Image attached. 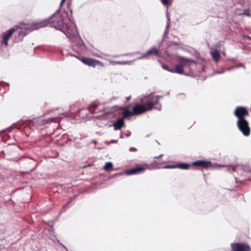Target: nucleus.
<instances>
[{
    "mask_svg": "<svg viewBox=\"0 0 251 251\" xmlns=\"http://www.w3.org/2000/svg\"><path fill=\"white\" fill-rule=\"evenodd\" d=\"M146 168L143 167H136L126 172L128 175L142 174L145 171Z\"/></svg>",
    "mask_w": 251,
    "mask_h": 251,
    "instance_id": "0eeeda50",
    "label": "nucleus"
},
{
    "mask_svg": "<svg viewBox=\"0 0 251 251\" xmlns=\"http://www.w3.org/2000/svg\"><path fill=\"white\" fill-rule=\"evenodd\" d=\"M146 54H148V56L155 55L158 57L160 56V51L159 50L154 47L147 50Z\"/></svg>",
    "mask_w": 251,
    "mask_h": 251,
    "instance_id": "f8f14e48",
    "label": "nucleus"
},
{
    "mask_svg": "<svg viewBox=\"0 0 251 251\" xmlns=\"http://www.w3.org/2000/svg\"><path fill=\"white\" fill-rule=\"evenodd\" d=\"M172 73H176L179 74H183V66L182 64H179L176 65L175 69H173Z\"/></svg>",
    "mask_w": 251,
    "mask_h": 251,
    "instance_id": "4468645a",
    "label": "nucleus"
},
{
    "mask_svg": "<svg viewBox=\"0 0 251 251\" xmlns=\"http://www.w3.org/2000/svg\"><path fill=\"white\" fill-rule=\"evenodd\" d=\"M81 60L83 63L90 66H95L98 62L96 60L87 57L82 58Z\"/></svg>",
    "mask_w": 251,
    "mask_h": 251,
    "instance_id": "9d476101",
    "label": "nucleus"
},
{
    "mask_svg": "<svg viewBox=\"0 0 251 251\" xmlns=\"http://www.w3.org/2000/svg\"><path fill=\"white\" fill-rule=\"evenodd\" d=\"M213 59L216 62H218L221 58V55L219 51L218 50H215L211 51L210 52Z\"/></svg>",
    "mask_w": 251,
    "mask_h": 251,
    "instance_id": "ddd939ff",
    "label": "nucleus"
},
{
    "mask_svg": "<svg viewBox=\"0 0 251 251\" xmlns=\"http://www.w3.org/2000/svg\"><path fill=\"white\" fill-rule=\"evenodd\" d=\"M162 97V96H156L153 93L145 96L140 100L142 104H136L133 106V113L135 115H139L152 109L160 110L161 105L159 100Z\"/></svg>",
    "mask_w": 251,
    "mask_h": 251,
    "instance_id": "f03ea898",
    "label": "nucleus"
},
{
    "mask_svg": "<svg viewBox=\"0 0 251 251\" xmlns=\"http://www.w3.org/2000/svg\"><path fill=\"white\" fill-rule=\"evenodd\" d=\"M164 5H169L171 4V0H161Z\"/></svg>",
    "mask_w": 251,
    "mask_h": 251,
    "instance_id": "5701e85b",
    "label": "nucleus"
},
{
    "mask_svg": "<svg viewBox=\"0 0 251 251\" xmlns=\"http://www.w3.org/2000/svg\"><path fill=\"white\" fill-rule=\"evenodd\" d=\"M137 150V149L134 147L130 148L129 149V151L130 152L136 151Z\"/></svg>",
    "mask_w": 251,
    "mask_h": 251,
    "instance_id": "bb28decb",
    "label": "nucleus"
},
{
    "mask_svg": "<svg viewBox=\"0 0 251 251\" xmlns=\"http://www.w3.org/2000/svg\"><path fill=\"white\" fill-rule=\"evenodd\" d=\"M130 62H131V61H123L121 62H116V63L120 65H126L129 64Z\"/></svg>",
    "mask_w": 251,
    "mask_h": 251,
    "instance_id": "412c9836",
    "label": "nucleus"
},
{
    "mask_svg": "<svg viewBox=\"0 0 251 251\" xmlns=\"http://www.w3.org/2000/svg\"><path fill=\"white\" fill-rule=\"evenodd\" d=\"M68 15V12H64L63 13L61 14L59 10H57L50 18V22L46 21L44 22V23H36L33 24L32 26L30 28V31H32L34 29H38L41 27H43L50 23V26H52L56 29H58L65 33L68 29H69V31L71 30L66 23V20Z\"/></svg>",
    "mask_w": 251,
    "mask_h": 251,
    "instance_id": "f257e3e1",
    "label": "nucleus"
},
{
    "mask_svg": "<svg viewBox=\"0 0 251 251\" xmlns=\"http://www.w3.org/2000/svg\"><path fill=\"white\" fill-rule=\"evenodd\" d=\"M243 37L244 38H246V39H248L249 40H251V36H249V35H243Z\"/></svg>",
    "mask_w": 251,
    "mask_h": 251,
    "instance_id": "c85d7f7f",
    "label": "nucleus"
},
{
    "mask_svg": "<svg viewBox=\"0 0 251 251\" xmlns=\"http://www.w3.org/2000/svg\"><path fill=\"white\" fill-rule=\"evenodd\" d=\"M99 106L98 104H97L95 102H93L91 103L90 106L89 107V109L90 111V112L92 113H96V111L97 107Z\"/></svg>",
    "mask_w": 251,
    "mask_h": 251,
    "instance_id": "dca6fc26",
    "label": "nucleus"
},
{
    "mask_svg": "<svg viewBox=\"0 0 251 251\" xmlns=\"http://www.w3.org/2000/svg\"><path fill=\"white\" fill-rule=\"evenodd\" d=\"M163 155V154H160V155H159L158 156L154 157V158H155V159L159 158L160 157H162Z\"/></svg>",
    "mask_w": 251,
    "mask_h": 251,
    "instance_id": "2f4dec72",
    "label": "nucleus"
},
{
    "mask_svg": "<svg viewBox=\"0 0 251 251\" xmlns=\"http://www.w3.org/2000/svg\"><path fill=\"white\" fill-rule=\"evenodd\" d=\"M148 56V54H146V52L145 53H144L142 55V56L143 57V59L145 58H146L147 56Z\"/></svg>",
    "mask_w": 251,
    "mask_h": 251,
    "instance_id": "c756f323",
    "label": "nucleus"
},
{
    "mask_svg": "<svg viewBox=\"0 0 251 251\" xmlns=\"http://www.w3.org/2000/svg\"><path fill=\"white\" fill-rule=\"evenodd\" d=\"M124 124L125 123L123 118H120L117 120L113 123L114 130H117L121 129L123 126H124Z\"/></svg>",
    "mask_w": 251,
    "mask_h": 251,
    "instance_id": "9b49d317",
    "label": "nucleus"
},
{
    "mask_svg": "<svg viewBox=\"0 0 251 251\" xmlns=\"http://www.w3.org/2000/svg\"><path fill=\"white\" fill-rule=\"evenodd\" d=\"M177 168V165H166L163 167L164 169H174Z\"/></svg>",
    "mask_w": 251,
    "mask_h": 251,
    "instance_id": "aec40b11",
    "label": "nucleus"
},
{
    "mask_svg": "<svg viewBox=\"0 0 251 251\" xmlns=\"http://www.w3.org/2000/svg\"><path fill=\"white\" fill-rule=\"evenodd\" d=\"M189 167V165L187 163H179L177 165V168H179L181 169H188Z\"/></svg>",
    "mask_w": 251,
    "mask_h": 251,
    "instance_id": "a211bd4d",
    "label": "nucleus"
},
{
    "mask_svg": "<svg viewBox=\"0 0 251 251\" xmlns=\"http://www.w3.org/2000/svg\"><path fill=\"white\" fill-rule=\"evenodd\" d=\"M168 33H169V30H165V32L163 34L164 38H165L168 35Z\"/></svg>",
    "mask_w": 251,
    "mask_h": 251,
    "instance_id": "cd10ccee",
    "label": "nucleus"
},
{
    "mask_svg": "<svg viewBox=\"0 0 251 251\" xmlns=\"http://www.w3.org/2000/svg\"><path fill=\"white\" fill-rule=\"evenodd\" d=\"M143 59V57L142 56H140V57H138L136 60H139V59Z\"/></svg>",
    "mask_w": 251,
    "mask_h": 251,
    "instance_id": "c9c22d12",
    "label": "nucleus"
},
{
    "mask_svg": "<svg viewBox=\"0 0 251 251\" xmlns=\"http://www.w3.org/2000/svg\"><path fill=\"white\" fill-rule=\"evenodd\" d=\"M193 165L206 168L211 167V162L208 161L198 160L193 162Z\"/></svg>",
    "mask_w": 251,
    "mask_h": 251,
    "instance_id": "6e6552de",
    "label": "nucleus"
},
{
    "mask_svg": "<svg viewBox=\"0 0 251 251\" xmlns=\"http://www.w3.org/2000/svg\"><path fill=\"white\" fill-rule=\"evenodd\" d=\"M26 121H19L17 123L14 124L12 126V127L13 128H20L22 126H24L26 124Z\"/></svg>",
    "mask_w": 251,
    "mask_h": 251,
    "instance_id": "2eb2a0df",
    "label": "nucleus"
},
{
    "mask_svg": "<svg viewBox=\"0 0 251 251\" xmlns=\"http://www.w3.org/2000/svg\"><path fill=\"white\" fill-rule=\"evenodd\" d=\"M17 29L15 27H13L7 30L5 32L3 33V35L2 36V44H4L6 46H8V40L11 37V35L13 33L17 30Z\"/></svg>",
    "mask_w": 251,
    "mask_h": 251,
    "instance_id": "423d86ee",
    "label": "nucleus"
},
{
    "mask_svg": "<svg viewBox=\"0 0 251 251\" xmlns=\"http://www.w3.org/2000/svg\"><path fill=\"white\" fill-rule=\"evenodd\" d=\"M231 247L234 251H251L250 247L247 244L232 243Z\"/></svg>",
    "mask_w": 251,
    "mask_h": 251,
    "instance_id": "39448f33",
    "label": "nucleus"
},
{
    "mask_svg": "<svg viewBox=\"0 0 251 251\" xmlns=\"http://www.w3.org/2000/svg\"><path fill=\"white\" fill-rule=\"evenodd\" d=\"M117 142H118V140H112L109 142H106V143L107 144H112V143H117Z\"/></svg>",
    "mask_w": 251,
    "mask_h": 251,
    "instance_id": "a878e982",
    "label": "nucleus"
},
{
    "mask_svg": "<svg viewBox=\"0 0 251 251\" xmlns=\"http://www.w3.org/2000/svg\"><path fill=\"white\" fill-rule=\"evenodd\" d=\"M234 114L238 118L237 125L239 129L244 136H249L250 133V128L248 122L245 119V117L249 114L247 109L244 107H238L235 110Z\"/></svg>",
    "mask_w": 251,
    "mask_h": 251,
    "instance_id": "7ed1b4c3",
    "label": "nucleus"
},
{
    "mask_svg": "<svg viewBox=\"0 0 251 251\" xmlns=\"http://www.w3.org/2000/svg\"><path fill=\"white\" fill-rule=\"evenodd\" d=\"M167 21L168 20V18H170V16L169 15V14L168 12H167Z\"/></svg>",
    "mask_w": 251,
    "mask_h": 251,
    "instance_id": "4c0bfd02",
    "label": "nucleus"
},
{
    "mask_svg": "<svg viewBox=\"0 0 251 251\" xmlns=\"http://www.w3.org/2000/svg\"><path fill=\"white\" fill-rule=\"evenodd\" d=\"M71 54V56H75V57L76 58H78L76 55H72V54Z\"/></svg>",
    "mask_w": 251,
    "mask_h": 251,
    "instance_id": "ea45409f",
    "label": "nucleus"
},
{
    "mask_svg": "<svg viewBox=\"0 0 251 251\" xmlns=\"http://www.w3.org/2000/svg\"><path fill=\"white\" fill-rule=\"evenodd\" d=\"M113 167V164L110 162H108L105 163L104 166V169L105 170H108L112 168Z\"/></svg>",
    "mask_w": 251,
    "mask_h": 251,
    "instance_id": "6ab92c4d",
    "label": "nucleus"
},
{
    "mask_svg": "<svg viewBox=\"0 0 251 251\" xmlns=\"http://www.w3.org/2000/svg\"><path fill=\"white\" fill-rule=\"evenodd\" d=\"M65 1V0H61V1L60 4V6H61L63 4Z\"/></svg>",
    "mask_w": 251,
    "mask_h": 251,
    "instance_id": "473e14b6",
    "label": "nucleus"
},
{
    "mask_svg": "<svg viewBox=\"0 0 251 251\" xmlns=\"http://www.w3.org/2000/svg\"><path fill=\"white\" fill-rule=\"evenodd\" d=\"M170 26V18H168V20L167 23L165 30H169Z\"/></svg>",
    "mask_w": 251,
    "mask_h": 251,
    "instance_id": "b1692460",
    "label": "nucleus"
},
{
    "mask_svg": "<svg viewBox=\"0 0 251 251\" xmlns=\"http://www.w3.org/2000/svg\"><path fill=\"white\" fill-rule=\"evenodd\" d=\"M235 68V67L233 66V67H230V68H228L227 69H226L228 71H230L231 70H232V69Z\"/></svg>",
    "mask_w": 251,
    "mask_h": 251,
    "instance_id": "72a5a7b5",
    "label": "nucleus"
},
{
    "mask_svg": "<svg viewBox=\"0 0 251 251\" xmlns=\"http://www.w3.org/2000/svg\"><path fill=\"white\" fill-rule=\"evenodd\" d=\"M2 83V82H0V85H1Z\"/></svg>",
    "mask_w": 251,
    "mask_h": 251,
    "instance_id": "79ce46f5",
    "label": "nucleus"
},
{
    "mask_svg": "<svg viewBox=\"0 0 251 251\" xmlns=\"http://www.w3.org/2000/svg\"><path fill=\"white\" fill-rule=\"evenodd\" d=\"M130 98H131V96H129V97H127L126 100L128 101L130 100Z\"/></svg>",
    "mask_w": 251,
    "mask_h": 251,
    "instance_id": "e433bc0d",
    "label": "nucleus"
},
{
    "mask_svg": "<svg viewBox=\"0 0 251 251\" xmlns=\"http://www.w3.org/2000/svg\"><path fill=\"white\" fill-rule=\"evenodd\" d=\"M66 35L70 39L74 38L75 39V42H76V44L80 48H82L83 47V43L81 39H80L79 37L77 36V31L75 27H72L71 30L69 31L68 29L66 32H65Z\"/></svg>",
    "mask_w": 251,
    "mask_h": 251,
    "instance_id": "20e7f679",
    "label": "nucleus"
},
{
    "mask_svg": "<svg viewBox=\"0 0 251 251\" xmlns=\"http://www.w3.org/2000/svg\"><path fill=\"white\" fill-rule=\"evenodd\" d=\"M225 71H224L223 72H217V73L218 74H221V73H223L225 72Z\"/></svg>",
    "mask_w": 251,
    "mask_h": 251,
    "instance_id": "58836bf2",
    "label": "nucleus"
},
{
    "mask_svg": "<svg viewBox=\"0 0 251 251\" xmlns=\"http://www.w3.org/2000/svg\"><path fill=\"white\" fill-rule=\"evenodd\" d=\"M91 142H92V143L95 144H96L97 143V141H96V140H93L91 141Z\"/></svg>",
    "mask_w": 251,
    "mask_h": 251,
    "instance_id": "f704fd0d",
    "label": "nucleus"
},
{
    "mask_svg": "<svg viewBox=\"0 0 251 251\" xmlns=\"http://www.w3.org/2000/svg\"><path fill=\"white\" fill-rule=\"evenodd\" d=\"M63 115V114L62 113L55 114L54 117L49 118L48 119L45 120V122L44 123V124H50L52 122L57 123L59 121V119L61 118L60 116Z\"/></svg>",
    "mask_w": 251,
    "mask_h": 251,
    "instance_id": "1a4fd4ad",
    "label": "nucleus"
},
{
    "mask_svg": "<svg viewBox=\"0 0 251 251\" xmlns=\"http://www.w3.org/2000/svg\"><path fill=\"white\" fill-rule=\"evenodd\" d=\"M133 115H135L133 113V110L132 111H130L128 109H125L123 112V116L124 118H126L128 116H130Z\"/></svg>",
    "mask_w": 251,
    "mask_h": 251,
    "instance_id": "f3484780",
    "label": "nucleus"
},
{
    "mask_svg": "<svg viewBox=\"0 0 251 251\" xmlns=\"http://www.w3.org/2000/svg\"><path fill=\"white\" fill-rule=\"evenodd\" d=\"M131 135V133L130 132H129V133H127V134H125V135H121L120 136V138L121 139H123L125 137H128L130 136Z\"/></svg>",
    "mask_w": 251,
    "mask_h": 251,
    "instance_id": "393cba45",
    "label": "nucleus"
},
{
    "mask_svg": "<svg viewBox=\"0 0 251 251\" xmlns=\"http://www.w3.org/2000/svg\"><path fill=\"white\" fill-rule=\"evenodd\" d=\"M162 68H163V69L167 70L169 72H170L172 73L173 72V69H170L169 68V67L166 65L162 64Z\"/></svg>",
    "mask_w": 251,
    "mask_h": 251,
    "instance_id": "4be33fe9",
    "label": "nucleus"
},
{
    "mask_svg": "<svg viewBox=\"0 0 251 251\" xmlns=\"http://www.w3.org/2000/svg\"><path fill=\"white\" fill-rule=\"evenodd\" d=\"M245 170L246 171H247V172L249 171V170H248V169H247L246 170Z\"/></svg>",
    "mask_w": 251,
    "mask_h": 251,
    "instance_id": "a19ab883",
    "label": "nucleus"
},
{
    "mask_svg": "<svg viewBox=\"0 0 251 251\" xmlns=\"http://www.w3.org/2000/svg\"><path fill=\"white\" fill-rule=\"evenodd\" d=\"M236 67H243L244 68H245V67L244 66V65L243 64H240L238 66H236Z\"/></svg>",
    "mask_w": 251,
    "mask_h": 251,
    "instance_id": "7c9ffc66",
    "label": "nucleus"
}]
</instances>
